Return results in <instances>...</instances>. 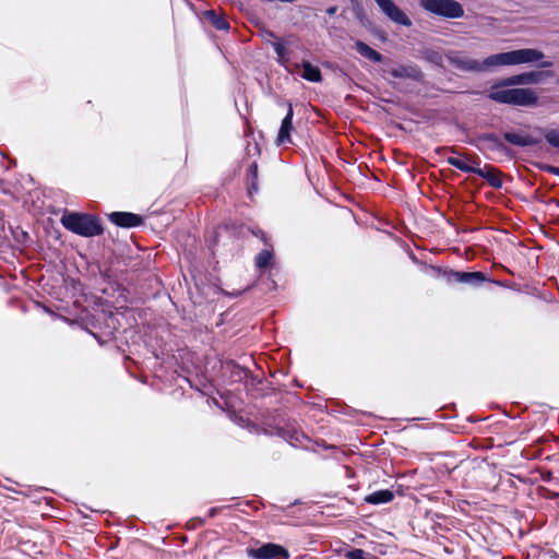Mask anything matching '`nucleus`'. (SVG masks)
Returning a JSON list of instances; mask_svg holds the SVG:
<instances>
[{"label": "nucleus", "mask_w": 559, "mask_h": 559, "mask_svg": "<svg viewBox=\"0 0 559 559\" xmlns=\"http://www.w3.org/2000/svg\"><path fill=\"white\" fill-rule=\"evenodd\" d=\"M551 71H528L504 78L493 84L488 93V98L503 105L519 107H535L538 105V96L533 88L519 87L506 88L509 86L533 85L542 83L546 78L551 76Z\"/></svg>", "instance_id": "f257e3e1"}, {"label": "nucleus", "mask_w": 559, "mask_h": 559, "mask_svg": "<svg viewBox=\"0 0 559 559\" xmlns=\"http://www.w3.org/2000/svg\"><path fill=\"white\" fill-rule=\"evenodd\" d=\"M544 58V53L534 48H523L507 52L490 55L483 61L472 59L461 51H449L445 55L448 62L456 70L463 72H486L493 68L535 63Z\"/></svg>", "instance_id": "f03ea898"}, {"label": "nucleus", "mask_w": 559, "mask_h": 559, "mask_svg": "<svg viewBox=\"0 0 559 559\" xmlns=\"http://www.w3.org/2000/svg\"><path fill=\"white\" fill-rule=\"evenodd\" d=\"M61 223L68 230L83 237H94L103 234L99 219L90 214L66 212L61 217Z\"/></svg>", "instance_id": "7ed1b4c3"}, {"label": "nucleus", "mask_w": 559, "mask_h": 559, "mask_svg": "<svg viewBox=\"0 0 559 559\" xmlns=\"http://www.w3.org/2000/svg\"><path fill=\"white\" fill-rule=\"evenodd\" d=\"M420 7L444 19H460L464 15L463 7L455 0H420Z\"/></svg>", "instance_id": "20e7f679"}, {"label": "nucleus", "mask_w": 559, "mask_h": 559, "mask_svg": "<svg viewBox=\"0 0 559 559\" xmlns=\"http://www.w3.org/2000/svg\"><path fill=\"white\" fill-rule=\"evenodd\" d=\"M247 555L251 559H289V551L274 543L262 544L260 547H248Z\"/></svg>", "instance_id": "39448f33"}, {"label": "nucleus", "mask_w": 559, "mask_h": 559, "mask_svg": "<svg viewBox=\"0 0 559 559\" xmlns=\"http://www.w3.org/2000/svg\"><path fill=\"white\" fill-rule=\"evenodd\" d=\"M380 10L394 23L412 26L411 19L392 0H374Z\"/></svg>", "instance_id": "423d86ee"}, {"label": "nucleus", "mask_w": 559, "mask_h": 559, "mask_svg": "<svg viewBox=\"0 0 559 559\" xmlns=\"http://www.w3.org/2000/svg\"><path fill=\"white\" fill-rule=\"evenodd\" d=\"M394 79H408L412 81H423V72L416 64H393L385 70Z\"/></svg>", "instance_id": "0eeeda50"}, {"label": "nucleus", "mask_w": 559, "mask_h": 559, "mask_svg": "<svg viewBox=\"0 0 559 559\" xmlns=\"http://www.w3.org/2000/svg\"><path fill=\"white\" fill-rule=\"evenodd\" d=\"M293 118H294L293 105L290 103H288L286 116L283 118L278 133H277V138H276L277 145H285V144L293 143L292 142V133L295 130L294 124H293Z\"/></svg>", "instance_id": "6e6552de"}, {"label": "nucleus", "mask_w": 559, "mask_h": 559, "mask_svg": "<svg viewBox=\"0 0 559 559\" xmlns=\"http://www.w3.org/2000/svg\"><path fill=\"white\" fill-rule=\"evenodd\" d=\"M447 280L449 283H463L478 286L486 281V277L483 272L450 271L447 273Z\"/></svg>", "instance_id": "1a4fd4ad"}, {"label": "nucleus", "mask_w": 559, "mask_h": 559, "mask_svg": "<svg viewBox=\"0 0 559 559\" xmlns=\"http://www.w3.org/2000/svg\"><path fill=\"white\" fill-rule=\"evenodd\" d=\"M109 221L123 228L138 227L143 224V218L130 212H112L108 215Z\"/></svg>", "instance_id": "9d476101"}, {"label": "nucleus", "mask_w": 559, "mask_h": 559, "mask_svg": "<svg viewBox=\"0 0 559 559\" xmlns=\"http://www.w3.org/2000/svg\"><path fill=\"white\" fill-rule=\"evenodd\" d=\"M478 142L480 143V150L496 152L504 155L509 154V148L495 133H484L479 135Z\"/></svg>", "instance_id": "9b49d317"}, {"label": "nucleus", "mask_w": 559, "mask_h": 559, "mask_svg": "<svg viewBox=\"0 0 559 559\" xmlns=\"http://www.w3.org/2000/svg\"><path fill=\"white\" fill-rule=\"evenodd\" d=\"M503 138L510 144L521 147L533 146L540 143L539 138H535L531 134H525L521 132H504Z\"/></svg>", "instance_id": "f8f14e48"}, {"label": "nucleus", "mask_w": 559, "mask_h": 559, "mask_svg": "<svg viewBox=\"0 0 559 559\" xmlns=\"http://www.w3.org/2000/svg\"><path fill=\"white\" fill-rule=\"evenodd\" d=\"M476 175L487 180V182L493 188L502 187V179L500 171L491 166H485V168H478Z\"/></svg>", "instance_id": "ddd939ff"}, {"label": "nucleus", "mask_w": 559, "mask_h": 559, "mask_svg": "<svg viewBox=\"0 0 559 559\" xmlns=\"http://www.w3.org/2000/svg\"><path fill=\"white\" fill-rule=\"evenodd\" d=\"M394 498L393 491L389 489H381L367 495L364 501L370 504H383L392 501Z\"/></svg>", "instance_id": "4468645a"}, {"label": "nucleus", "mask_w": 559, "mask_h": 559, "mask_svg": "<svg viewBox=\"0 0 559 559\" xmlns=\"http://www.w3.org/2000/svg\"><path fill=\"white\" fill-rule=\"evenodd\" d=\"M355 49L357 50V52L359 55L369 59L370 61L382 62V60H383V57L380 52L372 49L371 47H369L366 43H364L361 40H357L355 43Z\"/></svg>", "instance_id": "2eb2a0df"}, {"label": "nucleus", "mask_w": 559, "mask_h": 559, "mask_svg": "<svg viewBox=\"0 0 559 559\" xmlns=\"http://www.w3.org/2000/svg\"><path fill=\"white\" fill-rule=\"evenodd\" d=\"M205 19L218 31H228L230 25L227 20L217 14L214 10H207L204 12Z\"/></svg>", "instance_id": "dca6fc26"}, {"label": "nucleus", "mask_w": 559, "mask_h": 559, "mask_svg": "<svg viewBox=\"0 0 559 559\" xmlns=\"http://www.w3.org/2000/svg\"><path fill=\"white\" fill-rule=\"evenodd\" d=\"M301 76L309 82H320L322 80L321 71L318 67L311 64L309 61H302Z\"/></svg>", "instance_id": "f3484780"}, {"label": "nucleus", "mask_w": 559, "mask_h": 559, "mask_svg": "<svg viewBox=\"0 0 559 559\" xmlns=\"http://www.w3.org/2000/svg\"><path fill=\"white\" fill-rule=\"evenodd\" d=\"M447 163L461 171L476 174L477 167L469 166L465 160L459 157L450 156L447 158Z\"/></svg>", "instance_id": "a211bd4d"}, {"label": "nucleus", "mask_w": 559, "mask_h": 559, "mask_svg": "<svg viewBox=\"0 0 559 559\" xmlns=\"http://www.w3.org/2000/svg\"><path fill=\"white\" fill-rule=\"evenodd\" d=\"M257 181H258V165H257V163H252L248 169V183H249V193L250 194L252 192H257V190H258Z\"/></svg>", "instance_id": "6ab92c4d"}, {"label": "nucleus", "mask_w": 559, "mask_h": 559, "mask_svg": "<svg viewBox=\"0 0 559 559\" xmlns=\"http://www.w3.org/2000/svg\"><path fill=\"white\" fill-rule=\"evenodd\" d=\"M272 260V251L269 249H264L255 258V264L259 269L266 267Z\"/></svg>", "instance_id": "aec40b11"}, {"label": "nucleus", "mask_w": 559, "mask_h": 559, "mask_svg": "<svg viewBox=\"0 0 559 559\" xmlns=\"http://www.w3.org/2000/svg\"><path fill=\"white\" fill-rule=\"evenodd\" d=\"M546 141L554 147H559V131L556 129H549L544 131Z\"/></svg>", "instance_id": "412c9836"}, {"label": "nucleus", "mask_w": 559, "mask_h": 559, "mask_svg": "<svg viewBox=\"0 0 559 559\" xmlns=\"http://www.w3.org/2000/svg\"><path fill=\"white\" fill-rule=\"evenodd\" d=\"M272 47L277 55L278 61L283 62L286 58V52H287L284 41H282V40L274 41V43H272Z\"/></svg>", "instance_id": "4be33fe9"}, {"label": "nucleus", "mask_w": 559, "mask_h": 559, "mask_svg": "<svg viewBox=\"0 0 559 559\" xmlns=\"http://www.w3.org/2000/svg\"><path fill=\"white\" fill-rule=\"evenodd\" d=\"M344 556L347 559H368L366 558V551L360 548H353L346 551Z\"/></svg>", "instance_id": "5701e85b"}, {"label": "nucleus", "mask_w": 559, "mask_h": 559, "mask_svg": "<svg viewBox=\"0 0 559 559\" xmlns=\"http://www.w3.org/2000/svg\"><path fill=\"white\" fill-rule=\"evenodd\" d=\"M547 171L549 174H552L555 176H559V167H555V166H547Z\"/></svg>", "instance_id": "b1692460"}, {"label": "nucleus", "mask_w": 559, "mask_h": 559, "mask_svg": "<svg viewBox=\"0 0 559 559\" xmlns=\"http://www.w3.org/2000/svg\"><path fill=\"white\" fill-rule=\"evenodd\" d=\"M437 528L441 532H447L449 531V526H443V525H440V526H432V530L438 533Z\"/></svg>", "instance_id": "393cba45"}, {"label": "nucleus", "mask_w": 559, "mask_h": 559, "mask_svg": "<svg viewBox=\"0 0 559 559\" xmlns=\"http://www.w3.org/2000/svg\"><path fill=\"white\" fill-rule=\"evenodd\" d=\"M336 10H337V9H336V7H330V8L326 10V13H328L329 15H333V14H335Z\"/></svg>", "instance_id": "a878e982"}, {"label": "nucleus", "mask_w": 559, "mask_h": 559, "mask_svg": "<svg viewBox=\"0 0 559 559\" xmlns=\"http://www.w3.org/2000/svg\"><path fill=\"white\" fill-rule=\"evenodd\" d=\"M531 527H532V526H528V528H527L526 531H523V530H522V527L520 526V527H519V534H520L521 536H523L524 534L530 533Z\"/></svg>", "instance_id": "bb28decb"}, {"label": "nucleus", "mask_w": 559, "mask_h": 559, "mask_svg": "<svg viewBox=\"0 0 559 559\" xmlns=\"http://www.w3.org/2000/svg\"><path fill=\"white\" fill-rule=\"evenodd\" d=\"M228 296H231V297H237L241 294V290H238V292H234V293H226Z\"/></svg>", "instance_id": "cd10ccee"}, {"label": "nucleus", "mask_w": 559, "mask_h": 559, "mask_svg": "<svg viewBox=\"0 0 559 559\" xmlns=\"http://www.w3.org/2000/svg\"><path fill=\"white\" fill-rule=\"evenodd\" d=\"M551 64H552L551 62H543V63L540 64V67L546 68V67H551Z\"/></svg>", "instance_id": "c85d7f7f"}, {"label": "nucleus", "mask_w": 559, "mask_h": 559, "mask_svg": "<svg viewBox=\"0 0 559 559\" xmlns=\"http://www.w3.org/2000/svg\"><path fill=\"white\" fill-rule=\"evenodd\" d=\"M266 34H267V36H269V37H272V38H275V37H276V36H275V34H274L273 32H267Z\"/></svg>", "instance_id": "c756f323"}, {"label": "nucleus", "mask_w": 559, "mask_h": 559, "mask_svg": "<svg viewBox=\"0 0 559 559\" xmlns=\"http://www.w3.org/2000/svg\"><path fill=\"white\" fill-rule=\"evenodd\" d=\"M368 559H378V558L374 556H371V557H368Z\"/></svg>", "instance_id": "7c9ffc66"}, {"label": "nucleus", "mask_w": 559, "mask_h": 559, "mask_svg": "<svg viewBox=\"0 0 559 559\" xmlns=\"http://www.w3.org/2000/svg\"><path fill=\"white\" fill-rule=\"evenodd\" d=\"M557 83L559 84V79L557 80Z\"/></svg>", "instance_id": "2f4dec72"}]
</instances>
